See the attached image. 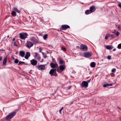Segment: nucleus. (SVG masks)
Here are the masks:
<instances>
[{"label":"nucleus","instance_id":"nucleus-6","mask_svg":"<svg viewBox=\"0 0 121 121\" xmlns=\"http://www.w3.org/2000/svg\"><path fill=\"white\" fill-rule=\"evenodd\" d=\"M84 57L86 58H89L91 56L92 53L90 52H85L84 53Z\"/></svg>","mask_w":121,"mask_h":121},{"label":"nucleus","instance_id":"nucleus-9","mask_svg":"<svg viewBox=\"0 0 121 121\" xmlns=\"http://www.w3.org/2000/svg\"><path fill=\"white\" fill-rule=\"evenodd\" d=\"M80 49L83 51H86L87 50V48L86 45H81L80 46Z\"/></svg>","mask_w":121,"mask_h":121},{"label":"nucleus","instance_id":"nucleus-31","mask_svg":"<svg viewBox=\"0 0 121 121\" xmlns=\"http://www.w3.org/2000/svg\"><path fill=\"white\" fill-rule=\"evenodd\" d=\"M116 71V69L115 68H114L112 69V73H115Z\"/></svg>","mask_w":121,"mask_h":121},{"label":"nucleus","instance_id":"nucleus-33","mask_svg":"<svg viewBox=\"0 0 121 121\" xmlns=\"http://www.w3.org/2000/svg\"><path fill=\"white\" fill-rule=\"evenodd\" d=\"M61 49L62 50L64 51H65L66 50V49L65 48L63 47H61Z\"/></svg>","mask_w":121,"mask_h":121},{"label":"nucleus","instance_id":"nucleus-30","mask_svg":"<svg viewBox=\"0 0 121 121\" xmlns=\"http://www.w3.org/2000/svg\"><path fill=\"white\" fill-rule=\"evenodd\" d=\"M117 48L119 49L121 48V43L118 45L117 46Z\"/></svg>","mask_w":121,"mask_h":121},{"label":"nucleus","instance_id":"nucleus-24","mask_svg":"<svg viewBox=\"0 0 121 121\" xmlns=\"http://www.w3.org/2000/svg\"><path fill=\"white\" fill-rule=\"evenodd\" d=\"M11 15L13 16H15L16 15V13L14 11H12L11 13Z\"/></svg>","mask_w":121,"mask_h":121},{"label":"nucleus","instance_id":"nucleus-41","mask_svg":"<svg viewBox=\"0 0 121 121\" xmlns=\"http://www.w3.org/2000/svg\"><path fill=\"white\" fill-rule=\"evenodd\" d=\"M71 87V86H69L68 87V89L69 90L70 89Z\"/></svg>","mask_w":121,"mask_h":121},{"label":"nucleus","instance_id":"nucleus-53","mask_svg":"<svg viewBox=\"0 0 121 121\" xmlns=\"http://www.w3.org/2000/svg\"><path fill=\"white\" fill-rule=\"evenodd\" d=\"M38 58L39 59H40V58H39V57Z\"/></svg>","mask_w":121,"mask_h":121},{"label":"nucleus","instance_id":"nucleus-34","mask_svg":"<svg viewBox=\"0 0 121 121\" xmlns=\"http://www.w3.org/2000/svg\"><path fill=\"white\" fill-rule=\"evenodd\" d=\"M63 109V107H62L61 109L59 111V113L60 114L61 113V111L62 110V109Z\"/></svg>","mask_w":121,"mask_h":121},{"label":"nucleus","instance_id":"nucleus-35","mask_svg":"<svg viewBox=\"0 0 121 121\" xmlns=\"http://www.w3.org/2000/svg\"><path fill=\"white\" fill-rule=\"evenodd\" d=\"M107 58L109 60L111 59V56H107Z\"/></svg>","mask_w":121,"mask_h":121},{"label":"nucleus","instance_id":"nucleus-38","mask_svg":"<svg viewBox=\"0 0 121 121\" xmlns=\"http://www.w3.org/2000/svg\"><path fill=\"white\" fill-rule=\"evenodd\" d=\"M35 55L34 56L35 57H36L38 56V54L36 52H35Z\"/></svg>","mask_w":121,"mask_h":121},{"label":"nucleus","instance_id":"nucleus-42","mask_svg":"<svg viewBox=\"0 0 121 121\" xmlns=\"http://www.w3.org/2000/svg\"><path fill=\"white\" fill-rule=\"evenodd\" d=\"M118 5L121 8V4H118Z\"/></svg>","mask_w":121,"mask_h":121},{"label":"nucleus","instance_id":"nucleus-14","mask_svg":"<svg viewBox=\"0 0 121 121\" xmlns=\"http://www.w3.org/2000/svg\"><path fill=\"white\" fill-rule=\"evenodd\" d=\"M95 7L94 5H92L90 7V10L91 13L94 12L95 10Z\"/></svg>","mask_w":121,"mask_h":121},{"label":"nucleus","instance_id":"nucleus-49","mask_svg":"<svg viewBox=\"0 0 121 121\" xmlns=\"http://www.w3.org/2000/svg\"><path fill=\"white\" fill-rule=\"evenodd\" d=\"M73 102H71L70 103V104H71L72 103H73Z\"/></svg>","mask_w":121,"mask_h":121},{"label":"nucleus","instance_id":"nucleus-32","mask_svg":"<svg viewBox=\"0 0 121 121\" xmlns=\"http://www.w3.org/2000/svg\"><path fill=\"white\" fill-rule=\"evenodd\" d=\"M13 45L14 46H17L18 45L16 43V42L15 41H14L13 42Z\"/></svg>","mask_w":121,"mask_h":121},{"label":"nucleus","instance_id":"nucleus-27","mask_svg":"<svg viewBox=\"0 0 121 121\" xmlns=\"http://www.w3.org/2000/svg\"><path fill=\"white\" fill-rule=\"evenodd\" d=\"M109 36H110L112 38H115V34H111L109 35Z\"/></svg>","mask_w":121,"mask_h":121},{"label":"nucleus","instance_id":"nucleus-22","mask_svg":"<svg viewBox=\"0 0 121 121\" xmlns=\"http://www.w3.org/2000/svg\"><path fill=\"white\" fill-rule=\"evenodd\" d=\"M85 14L87 15H88L91 13V12H90V10H86L85 11Z\"/></svg>","mask_w":121,"mask_h":121},{"label":"nucleus","instance_id":"nucleus-13","mask_svg":"<svg viewBox=\"0 0 121 121\" xmlns=\"http://www.w3.org/2000/svg\"><path fill=\"white\" fill-rule=\"evenodd\" d=\"M30 56V53L29 52H27L26 53V54L24 57L25 59L27 60Z\"/></svg>","mask_w":121,"mask_h":121},{"label":"nucleus","instance_id":"nucleus-11","mask_svg":"<svg viewBox=\"0 0 121 121\" xmlns=\"http://www.w3.org/2000/svg\"><path fill=\"white\" fill-rule=\"evenodd\" d=\"M88 83L87 82L84 81H83L81 84V86L82 87H87L88 86Z\"/></svg>","mask_w":121,"mask_h":121},{"label":"nucleus","instance_id":"nucleus-4","mask_svg":"<svg viewBox=\"0 0 121 121\" xmlns=\"http://www.w3.org/2000/svg\"><path fill=\"white\" fill-rule=\"evenodd\" d=\"M20 38L22 39H25L27 36V34L26 33H22L19 34Z\"/></svg>","mask_w":121,"mask_h":121},{"label":"nucleus","instance_id":"nucleus-50","mask_svg":"<svg viewBox=\"0 0 121 121\" xmlns=\"http://www.w3.org/2000/svg\"><path fill=\"white\" fill-rule=\"evenodd\" d=\"M43 59H42V61H41V62H43Z\"/></svg>","mask_w":121,"mask_h":121},{"label":"nucleus","instance_id":"nucleus-19","mask_svg":"<svg viewBox=\"0 0 121 121\" xmlns=\"http://www.w3.org/2000/svg\"><path fill=\"white\" fill-rule=\"evenodd\" d=\"M112 85V83H107L106 84H104L103 85V86L104 87H106L108 86H111Z\"/></svg>","mask_w":121,"mask_h":121},{"label":"nucleus","instance_id":"nucleus-29","mask_svg":"<svg viewBox=\"0 0 121 121\" xmlns=\"http://www.w3.org/2000/svg\"><path fill=\"white\" fill-rule=\"evenodd\" d=\"M109 36V34H108L106 36L105 38V39H107L108 37Z\"/></svg>","mask_w":121,"mask_h":121},{"label":"nucleus","instance_id":"nucleus-39","mask_svg":"<svg viewBox=\"0 0 121 121\" xmlns=\"http://www.w3.org/2000/svg\"><path fill=\"white\" fill-rule=\"evenodd\" d=\"M39 51L40 52H41L42 50V49L41 48H40L39 49Z\"/></svg>","mask_w":121,"mask_h":121},{"label":"nucleus","instance_id":"nucleus-48","mask_svg":"<svg viewBox=\"0 0 121 121\" xmlns=\"http://www.w3.org/2000/svg\"><path fill=\"white\" fill-rule=\"evenodd\" d=\"M15 54H17V52H16L15 53Z\"/></svg>","mask_w":121,"mask_h":121},{"label":"nucleus","instance_id":"nucleus-21","mask_svg":"<svg viewBox=\"0 0 121 121\" xmlns=\"http://www.w3.org/2000/svg\"><path fill=\"white\" fill-rule=\"evenodd\" d=\"M106 48L110 50L113 48V47L111 45H107L106 46Z\"/></svg>","mask_w":121,"mask_h":121},{"label":"nucleus","instance_id":"nucleus-25","mask_svg":"<svg viewBox=\"0 0 121 121\" xmlns=\"http://www.w3.org/2000/svg\"><path fill=\"white\" fill-rule=\"evenodd\" d=\"M47 37L48 35L47 34H45L43 36V38L45 40L47 38Z\"/></svg>","mask_w":121,"mask_h":121},{"label":"nucleus","instance_id":"nucleus-3","mask_svg":"<svg viewBox=\"0 0 121 121\" xmlns=\"http://www.w3.org/2000/svg\"><path fill=\"white\" fill-rule=\"evenodd\" d=\"M56 69H51L49 72V74L51 76H54L55 77L58 76V75L56 73Z\"/></svg>","mask_w":121,"mask_h":121},{"label":"nucleus","instance_id":"nucleus-5","mask_svg":"<svg viewBox=\"0 0 121 121\" xmlns=\"http://www.w3.org/2000/svg\"><path fill=\"white\" fill-rule=\"evenodd\" d=\"M30 40L32 41L34 44H36L39 43V41L35 37H32L30 38Z\"/></svg>","mask_w":121,"mask_h":121},{"label":"nucleus","instance_id":"nucleus-46","mask_svg":"<svg viewBox=\"0 0 121 121\" xmlns=\"http://www.w3.org/2000/svg\"><path fill=\"white\" fill-rule=\"evenodd\" d=\"M116 49L115 48H114V49L113 50V51H115V50H116Z\"/></svg>","mask_w":121,"mask_h":121},{"label":"nucleus","instance_id":"nucleus-45","mask_svg":"<svg viewBox=\"0 0 121 121\" xmlns=\"http://www.w3.org/2000/svg\"><path fill=\"white\" fill-rule=\"evenodd\" d=\"M24 64L25 65H28V64L27 63H25V64Z\"/></svg>","mask_w":121,"mask_h":121},{"label":"nucleus","instance_id":"nucleus-16","mask_svg":"<svg viewBox=\"0 0 121 121\" xmlns=\"http://www.w3.org/2000/svg\"><path fill=\"white\" fill-rule=\"evenodd\" d=\"M50 65L51 68H56V66H57V64H55L52 63H51L50 64Z\"/></svg>","mask_w":121,"mask_h":121},{"label":"nucleus","instance_id":"nucleus-47","mask_svg":"<svg viewBox=\"0 0 121 121\" xmlns=\"http://www.w3.org/2000/svg\"><path fill=\"white\" fill-rule=\"evenodd\" d=\"M15 38H13V41H15Z\"/></svg>","mask_w":121,"mask_h":121},{"label":"nucleus","instance_id":"nucleus-17","mask_svg":"<svg viewBox=\"0 0 121 121\" xmlns=\"http://www.w3.org/2000/svg\"><path fill=\"white\" fill-rule=\"evenodd\" d=\"M7 62V57H5L3 61V62L2 64L3 66H5L6 65V62Z\"/></svg>","mask_w":121,"mask_h":121},{"label":"nucleus","instance_id":"nucleus-10","mask_svg":"<svg viewBox=\"0 0 121 121\" xmlns=\"http://www.w3.org/2000/svg\"><path fill=\"white\" fill-rule=\"evenodd\" d=\"M30 62L32 65L33 66H35L37 64L38 61L34 59H32L30 60Z\"/></svg>","mask_w":121,"mask_h":121},{"label":"nucleus","instance_id":"nucleus-51","mask_svg":"<svg viewBox=\"0 0 121 121\" xmlns=\"http://www.w3.org/2000/svg\"><path fill=\"white\" fill-rule=\"evenodd\" d=\"M44 58H46V56H44Z\"/></svg>","mask_w":121,"mask_h":121},{"label":"nucleus","instance_id":"nucleus-15","mask_svg":"<svg viewBox=\"0 0 121 121\" xmlns=\"http://www.w3.org/2000/svg\"><path fill=\"white\" fill-rule=\"evenodd\" d=\"M19 55L22 57H23L25 55V52L23 51H20L19 54Z\"/></svg>","mask_w":121,"mask_h":121},{"label":"nucleus","instance_id":"nucleus-23","mask_svg":"<svg viewBox=\"0 0 121 121\" xmlns=\"http://www.w3.org/2000/svg\"><path fill=\"white\" fill-rule=\"evenodd\" d=\"M13 10L16 12L18 13H19L20 12V11L18 10L17 8L16 7L13 8Z\"/></svg>","mask_w":121,"mask_h":121},{"label":"nucleus","instance_id":"nucleus-8","mask_svg":"<svg viewBox=\"0 0 121 121\" xmlns=\"http://www.w3.org/2000/svg\"><path fill=\"white\" fill-rule=\"evenodd\" d=\"M69 28L70 26H69L67 25H63L61 26L60 29L61 30H65Z\"/></svg>","mask_w":121,"mask_h":121},{"label":"nucleus","instance_id":"nucleus-43","mask_svg":"<svg viewBox=\"0 0 121 121\" xmlns=\"http://www.w3.org/2000/svg\"><path fill=\"white\" fill-rule=\"evenodd\" d=\"M117 108L119 110H121V108L119 107H117Z\"/></svg>","mask_w":121,"mask_h":121},{"label":"nucleus","instance_id":"nucleus-54","mask_svg":"<svg viewBox=\"0 0 121 121\" xmlns=\"http://www.w3.org/2000/svg\"><path fill=\"white\" fill-rule=\"evenodd\" d=\"M116 26H117V25H116Z\"/></svg>","mask_w":121,"mask_h":121},{"label":"nucleus","instance_id":"nucleus-26","mask_svg":"<svg viewBox=\"0 0 121 121\" xmlns=\"http://www.w3.org/2000/svg\"><path fill=\"white\" fill-rule=\"evenodd\" d=\"M25 63V62L23 61H19V63H18V65H21L23 64H24Z\"/></svg>","mask_w":121,"mask_h":121},{"label":"nucleus","instance_id":"nucleus-18","mask_svg":"<svg viewBox=\"0 0 121 121\" xmlns=\"http://www.w3.org/2000/svg\"><path fill=\"white\" fill-rule=\"evenodd\" d=\"M95 63L94 62H91L90 64V65L91 67L92 68L95 67Z\"/></svg>","mask_w":121,"mask_h":121},{"label":"nucleus","instance_id":"nucleus-7","mask_svg":"<svg viewBox=\"0 0 121 121\" xmlns=\"http://www.w3.org/2000/svg\"><path fill=\"white\" fill-rule=\"evenodd\" d=\"M33 45V43L28 41H27L26 46L29 48H30Z\"/></svg>","mask_w":121,"mask_h":121},{"label":"nucleus","instance_id":"nucleus-28","mask_svg":"<svg viewBox=\"0 0 121 121\" xmlns=\"http://www.w3.org/2000/svg\"><path fill=\"white\" fill-rule=\"evenodd\" d=\"M19 62V60L17 59H16L14 60V62L16 64H17Z\"/></svg>","mask_w":121,"mask_h":121},{"label":"nucleus","instance_id":"nucleus-44","mask_svg":"<svg viewBox=\"0 0 121 121\" xmlns=\"http://www.w3.org/2000/svg\"><path fill=\"white\" fill-rule=\"evenodd\" d=\"M2 57L0 56V60L1 61L2 60Z\"/></svg>","mask_w":121,"mask_h":121},{"label":"nucleus","instance_id":"nucleus-12","mask_svg":"<svg viewBox=\"0 0 121 121\" xmlns=\"http://www.w3.org/2000/svg\"><path fill=\"white\" fill-rule=\"evenodd\" d=\"M44 65H39L38 67V69L40 70H43L45 69V66Z\"/></svg>","mask_w":121,"mask_h":121},{"label":"nucleus","instance_id":"nucleus-40","mask_svg":"<svg viewBox=\"0 0 121 121\" xmlns=\"http://www.w3.org/2000/svg\"><path fill=\"white\" fill-rule=\"evenodd\" d=\"M91 79H90V80H87L86 82H87V83H88L90 82L91 81Z\"/></svg>","mask_w":121,"mask_h":121},{"label":"nucleus","instance_id":"nucleus-2","mask_svg":"<svg viewBox=\"0 0 121 121\" xmlns=\"http://www.w3.org/2000/svg\"><path fill=\"white\" fill-rule=\"evenodd\" d=\"M65 64L60 65L59 66L56 71L57 72L60 73L65 69Z\"/></svg>","mask_w":121,"mask_h":121},{"label":"nucleus","instance_id":"nucleus-52","mask_svg":"<svg viewBox=\"0 0 121 121\" xmlns=\"http://www.w3.org/2000/svg\"><path fill=\"white\" fill-rule=\"evenodd\" d=\"M119 119L121 121V117Z\"/></svg>","mask_w":121,"mask_h":121},{"label":"nucleus","instance_id":"nucleus-37","mask_svg":"<svg viewBox=\"0 0 121 121\" xmlns=\"http://www.w3.org/2000/svg\"><path fill=\"white\" fill-rule=\"evenodd\" d=\"M115 34L117 36H118L119 34V32H117Z\"/></svg>","mask_w":121,"mask_h":121},{"label":"nucleus","instance_id":"nucleus-36","mask_svg":"<svg viewBox=\"0 0 121 121\" xmlns=\"http://www.w3.org/2000/svg\"><path fill=\"white\" fill-rule=\"evenodd\" d=\"M118 28L119 29H121V26L120 25H118Z\"/></svg>","mask_w":121,"mask_h":121},{"label":"nucleus","instance_id":"nucleus-20","mask_svg":"<svg viewBox=\"0 0 121 121\" xmlns=\"http://www.w3.org/2000/svg\"><path fill=\"white\" fill-rule=\"evenodd\" d=\"M65 61L63 60L62 59H60L59 60V64H65Z\"/></svg>","mask_w":121,"mask_h":121},{"label":"nucleus","instance_id":"nucleus-1","mask_svg":"<svg viewBox=\"0 0 121 121\" xmlns=\"http://www.w3.org/2000/svg\"><path fill=\"white\" fill-rule=\"evenodd\" d=\"M16 112H13L9 114L6 117V120H9L13 118L16 115Z\"/></svg>","mask_w":121,"mask_h":121}]
</instances>
